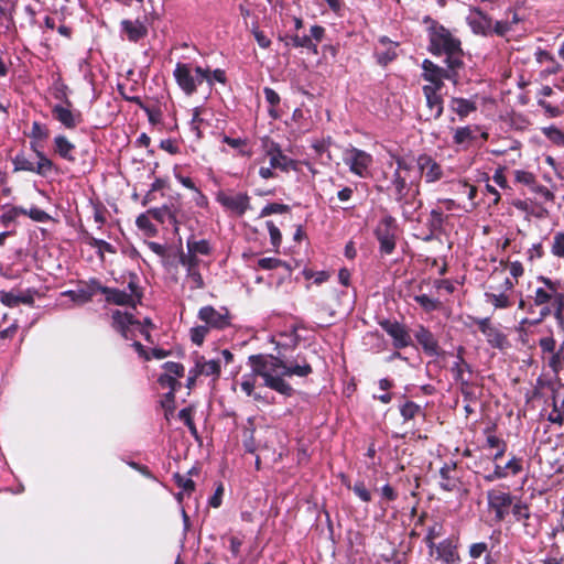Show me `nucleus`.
I'll list each match as a JSON object with an SVG mask.
<instances>
[{
    "label": "nucleus",
    "instance_id": "1",
    "mask_svg": "<svg viewBox=\"0 0 564 564\" xmlns=\"http://www.w3.org/2000/svg\"><path fill=\"white\" fill-rule=\"evenodd\" d=\"M254 376L264 380V386L284 397H292L294 389L284 377L306 378L313 373V368L306 357L297 354L294 358L273 355H251L248 358Z\"/></svg>",
    "mask_w": 564,
    "mask_h": 564
},
{
    "label": "nucleus",
    "instance_id": "2",
    "mask_svg": "<svg viewBox=\"0 0 564 564\" xmlns=\"http://www.w3.org/2000/svg\"><path fill=\"white\" fill-rule=\"evenodd\" d=\"M424 22L430 23L427 29L429 52L435 56H445L444 62L448 68H464L465 53L462 41L431 17H426Z\"/></svg>",
    "mask_w": 564,
    "mask_h": 564
},
{
    "label": "nucleus",
    "instance_id": "3",
    "mask_svg": "<svg viewBox=\"0 0 564 564\" xmlns=\"http://www.w3.org/2000/svg\"><path fill=\"white\" fill-rule=\"evenodd\" d=\"M536 281L542 285L536 286L528 299L532 300L535 307H540L536 318H523L522 325L536 326L552 315L553 310L564 300V285L560 280H552L540 275Z\"/></svg>",
    "mask_w": 564,
    "mask_h": 564
},
{
    "label": "nucleus",
    "instance_id": "4",
    "mask_svg": "<svg viewBox=\"0 0 564 564\" xmlns=\"http://www.w3.org/2000/svg\"><path fill=\"white\" fill-rule=\"evenodd\" d=\"M173 75L178 87L187 96L195 94L197 90V86L200 85L203 82L212 84L209 67L204 68L202 66H196L194 68L193 74L192 68L188 64L177 63L173 72Z\"/></svg>",
    "mask_w": 564,
    "mask_h": 564
},
{
    "label": "nucleus",
    "instance_id": "5",
    "mask_svg": "<svg viewBox=\"0 0 564 564\" xmlns=\"http://www.w3.org/2000/svg\"><path fill=\"white\" fill-rule=\"evenodd\" d=\"M30 147L31 150L35 153L37 162L33 163L28 159L25 153L20 152L12 159L14 172L24 171L35 173L43 177L47 176L55 169L54 162L39 149V144L35 142H30Z\"/></svg>",
    "mask_w": 564,
    "mask_h": 564
},
{
    "label": "nucleus",
    "instance_id": "6",
    "mask_svg": "<svg viewBox=\"0 0 564 564\" xmlns=\"http://www.w3.org/2000/svg\"><path fill=\"white\" fill-rule=\"evenodd\" d=\"M422 77L429 82V85H424L422 88H432L435 91H441L444 87V80L447 79L454 85L459 82V70L462 68H443L430 59H424L422 63Z\"/></svg>",
    "mask_w": 564,
    "mask_h": 564
},
{
    "label": "nucleus",
    "instance_id": "7",
    "mask_svg": "<svg viewBox=\"0 0 564 564\" xmlns=\"http://www.w3.org/2000/svg\"><path fill=\"white\" fill-rule=\"evenodd\" d=\"M491 280H499V283L489 285V290L485 293L486 301L498 310L511 307L513 301L510 297V293L514 289V283L508 276H503L501 272H494Z\"/></svg>",
    "mask_w": 564,
    "mask_h": 564
},
{
    "label": "nucleus",
    "instance_id": "8",
    "mask_svg": "<svg viewBox=\"0 0 564 564\" xmlns=\"http://www.w3.org/2000/svg\"><path fill=\"white\" fill-rule=\"evenodd\" d=\"M398 231V223L391 215H386L379 220L375 229V236L379 241V251L381 254L389 256L394 251Z\"/></svg>",
    "mask_w": 564,
    "mask_h": 564
},
{
    "label": "nucleus",
    "instance_id": "9",
    "mask_svg": "<svg viewBox=\"0 0 564 564\" xmlns=\"http://www.w3.org/2000/svg\"><path fill=\"white\" fill-rule=\"evenodd\" d=\"M516 501V497L502 488H492L487 491L488 509L494 512V519L498 523L506 520Z\"/></svg>",
    "mask_w": 564,
    "mask_h": 564
},
{
    "label": "nucleus",
    "instance_id": "10",
    "mask_svg": "<svg viewBox=\"0 0 564 564\" xmlns=\"http://www.w3.org/2000/svg\"><path fill=\"white\" fill-rule=\"evenodd\" d=\"M343 161L352 174L361 178L370 175V166L373 162L370 153L355 147H349L343 153Z\"/></svg>",
    "mask_w": 564,
    "mask_h": 564
},
{
    "label": "nucleus",
    "instance_id": "11",
    "mask_svg": "<svg viewBox=\"0 0 564 564\" xmlns=\"http://www.w3.org/2000/svg\"><path fill=\"white\" fill-rule=\"evenodd\" d=\"M262 147L265 155L270 160V165L273 169H278L282 172H289L291 170H297V161L285 155L281 149V145L270 138L265 137L262 139Z\"/></svg>",
    "mask_w": 564,
    "mask_h": 564
},
{
    "label": "nucleus",
    "instance_id": "12",
    "mask_svg": "<svg viewBox=\"0 0 564 564\" xmlns=\"http://www.w3.org/2000/svg\"><path fill=\"white\" fill-rule=\"evenodd\" d=\"M250 199V196L246 192L234 193L231 191H219L216 195L217 203L238 217L243 216L247 210L251 209Z\"/></svg>",
    "mask_w": 564,
    "mask_h": 564
},
{
    "label": "nucleus",
    "instance_id": "13",
    "mask_svg": "<svg viewBox=\"0 0 564 564\" xmlns=\"http://www.w3.org/2000/svg\"><path fill=\"white\" fill-rule=\"evenodd\" d=\"M66 106L54 105L52 107V116L58 121L65 129L74 130L80 123L84 122V116L79 110L72 109V102L65 98Z\"/></svg>",
    "mask_w": 564,
    "mask_h": 564
},
{
    "label": "nucleus",
    "instance_id": "14",
    "mask_svg": "<svg viewBox=\"0 0 564 564\" xmlns=\"http://www.w3.org/2000/svg\"><path fill=\"white\" fill-rule=\"evenodd\" d=\"M380 327L392 338L395 349H403L412 345V338L408 327L398 321L383 319L379 322Z\"/></svg>",
    "mask_w": 564,
    "mask_h": 564
},
{
    "label": "nucleus",
    "instance_id": "15",
    "mask_svg": "<svg viewBox=\"0 0 564 564\" xmlns=\"http://www.w3.org/2000/svg\"><path fill=\"white\" fill-rule=\"evenodd\" d=\"M100 281L97 278H90L87 281H78L77 289L68 290L63 293L77 304H86L93 300L96 293H99Z\"/></svg>",
    "mask_w": 564,
    "mask_h": 564
},
{
    "label": "nucleus",
    "instance_id": "16",
    "mask_svg": "<svg viewBox=\"0 0 564 564\" xmlns=\"http://www.w3.org/2000/svg\"><path fill=\"white\" fill-rule=\"evenodd\" d=\"M325 35V29L322 25H313L311 28V35H299L294 34L286 36V45L293 47H302L313 53H317V43H321Z\"/></svg>",
    "mask_w": 564,
    "mask_h": 564
},
{
    "label": "nucleus",
    "instance_id": "17",
    "mask_svg": "<svg viewBox=\"0 0 564 564\" xmlns=\"http://www.w3.org/2000/svg\"><path fill=\"white\" fill-rule=\"evenodd\" d=\"M478 329L486 336L487 343L492 348L500 350L509 346V340L506 334H503L498 327L494 326L489 317L476 318L475 319Z\"/></svg>",
    "mask_w": 564,
    "mask_h": 564
},
{
    "label": "nucleus",
    "instance_id": "18",
    "mask_svg": "<svg viewBox=\"0 0 564 564\" xmlns=\"http://www.w3.org/2000/svg\"><path fill=\"white\" fill-rule=\"evenodd\" d=\"M197 316L209 328L225 329L230 325V315L226 308L220 312L212 305H206L199 308Z\"/></svg>",
    "mask_w": 564,
    "mask_h": 564
},
{
    "label": "nucleus",
    "instance_id": "19",
    "mask_svg": "<svg viewBox=\"0 0 564 564\" xmlns=\"http://www.w3.org/2000/svg\"><path fill=\"white\" fill-rule=\"evenodd\" d=\"M433 556L435 561L441 564H459L460 556L458 553L457 541L448 538L435 544Z\"/></svg>",
    "mask_w": 564,
    "mask_h": 564
},
{
    "label": "nucleus",
    "instance_id": "20",
    "mask_svg": "<svg viewBox=\"0 0 564 564\" xmlns=\"http://www.w3.org/2000/svg\"><path fill=\"white\" fill-rule=\"evenodd\" d=\"M414 337L425 355L430 357H438L444 354L437 338L427 327L419 325L414 332Z\"/></svg>",
    "mask_w": 564,
    "mask_h": 564
},
{
    "label": "nucleus",
    "instance_id": "21",
    "mask_svg": "<svg viewBox=\"0 0 564 564\" xmlns=\"http://www.w3.org/2000/svg\"><path fill=\"white\" fill-rule=\"evenodd\" d=\"M416 165L426 183H435L444 176L442 166L429 154H420Z\"/></svg>",
    "mask_w": 564,
    "mask_h": 564
},
{
    "label": "nucleus",
    "instance_id": "22",
    "mask_svg": "<svg viewBox=\"0 0 564 564\" xmlns=\"http://www.w3.org/2000/svg\"><path fill=\"white\" fill-rule=\"evenodd\" d=\"M408 178L406 175H400L399 173H393L392 175L391 187L393 189V197L400 205L410 204L409 196L414 182H408Z\"/></svg>",
    "mask_w": 564,
    "mask_h": 564
},
{
    "label": "nucleus",
    "instance_id": "23",
    "mask_svg": "<svg viewBox=\"0 0 564 564\" xmlns=\"http://www.w3.org/2000/svg\"><path fill=\"white\" fill-rule=\"evenodd\" d=\"M99 293L105 295V301L108 304L130 306L132 308H135L137 306V301L133 300V296L128 295V293L123 290L105 286L100 283Z\"/></svg>",
    "mask_w": 564,
    "mask_h": 564
},
{
    "label": "nucleus",
    "instance_id": "24",
    "mask_svg": "<svg viewBox=\"0 0 564 564\" xmlns=\"http://www.w3.org/2000/svg\"><path fill=\"white\" fill-rule=\"evenodd\" d=\"M76 145L66 135L57 134L53 139V153L69 163H75Z\"/></svg>",
    "mask_w": 564,
    "mask_h": 564
},
{
    "label": "nucleus",
    "instance_id": "25",
    "mask_svg": "<svg viewBox=\"0 0 564 564\" xmlns=\"http://www.w3.org/2000/svg\"><path fill=\"white\" fill-rule=\"evenodd\" d=\"M422 91L426 100L427 120L440 119L444 111V100L441 91H435L432 88H422Z\"/></svg>",
    "mask_w": 564,
    "mask_h": 564
},
{
    "label": "nucleus",
    "instance_id": "26",
    "mask_svg": "<svg viewBox=\"0 0 564 564\" xmlns=\"http://www.w3.org/2000/svg\"><path fill=\"white\" fill-rule=\"evenodd\" d=\"M440 486L445 491H453L459 484L457 476V464L455 462L446 463L440 469Z\"/></svg>",
    "mask_w": 564,
    "mask_h": 564
},
{
    "label": "nucleus",
    "instance_id": "27",
    "mask_svg": "<svg viewBox=\"0 0 564 564\" xmlns=\"http://www.w3.org/2000/svg\"><path fill=\"white\" fill-rule=\"evenodd\" d=\"M449 110L457 115L459 120L466 119L470 113L477 111V104L471 99L452 97L448 104Z\"/></svg>",
    "mask_w": 564,
    "mask_h": 564
},
{
    "label": "nucleus",
    "instance_id": "28",
    "mask_svg": "<svg viewBox=\"0 0 564 564\" xmlns=\"http://www.w3.org/2000/svg\"><path fill=\"white\" fill-rule=\"evenodd\" d=\"M478 126H464L454 130L453 144L467 149L477 140Z\"/></svg>",
    "mask_w": 564,
    "mask_h": 564
},
{
    "label": "nucleus",
    "instance_id": "29",
    "mask_svg": "<svg viewBox=\"0 0 564 564\" xmlns=\"http://www.w3.org/2000/svg\"><path fill=\"white\" fill-rule=\"evenodd\" d=\"M140 325V322L134 318L130 313H123L121 311H115L112 313V327L115 330L121 334L126 339H129V326Z\"/></svg>",
    "mask_w": 564,
    "mask_h": 564
},
{
    "label": "nucleus",
    "instance_id": "30",
    "mask_svg": "<svg viewBox=\"0 0 564 564\" xmlns=\"http://www.w3.org/2000/svg\"><path fill=\"white\" fill-rule=\"evenodd\" d=\"M220 361L219 360H206L203 356L197 357L195 362V373L213 377V380L216 381L220 377Z\"/></svg>",
    "mask_w": 564,
    "mask_h": 564
},
{
    "label": "nucleus",
    "instance_id": "31",
    "mask_svg": "<svg viewBox=\"0 0 564 564\" xmlns=\"http://www.w3.org/2000/svg\"><path fill=\"white\" fill-rule=\"evenodd\" d=\"M121 28L130 42H139L148 35V28L139 20H122Z\"/></svg>",
    "mask_w": 564,
    "mask_h": 564
},
{
    "label": "nucleus",
    "instance_id": "32",
    "mask_svg": "<svg viewBox=\"0 0 564 564\" xmlns=\"http://www.w3.org/2000/svg\"><path fill=\"white\" fill-rule=\"evenodd\" d=\"M494 431H495V426L487 427L485 430V434H486L487 446L490 448L497 449V452L492 456V462L497 463L499 459H501L503 457V455L507 452L508 446H507V443L505 440H502L494 434Z\"/></svg>",
    "mask_w": 564,
    "mask_h": 564
},
{
    "label": "nucleus",
    "instance_id": "33",
    "mask_svg": "<svg viewBox=\"0 0 564 564\" xmlns=\"http://www.w3.org/2000/svg\"><path fill=\"white\" fill-rule=\"evenodd\" d=\"M379 43L387 46V48L383 52L376 53L377 63L386 67L398 57L397 46L399 44L392 42L388 36H381Z\"/></svg>",
    "mask_w": 564,
    "mask_h": 564
},
{
    "label": "nucleus",
    "instance_id": "34",
    "mask_svg": "<svg viewBox=\"0 0 564 564\" xmlns=\"http://www.w3.org/2000/svg\"><path fill=\"white\" fill-rule=\"evenodd\" d=\"M512 516L517 522H521L525 528V533L533 535L534 532L530 530L529 520L531 518V511L528 503L522 502L520 499H517L516 503L512 508Z\"/></svg>",
    "mask_w": 564,
    "mask_h": 564
},
{
    "label": "nucleus",
    "instance_id": "35",
    "mask_svg": "<svg viewBox=\"0 0 564 564\" xmlns=\"http://www.w3.org/2000/svg\"><path fill=\"white\" fill-rule=\"evenodd\" d=\"M337 296H338V291L333 290L328 294L327 299H323L315 304V314L317 315V317L324 318L327 321L335 317L336 310H335L334 305H332L329 303V300L336 299Z\"/></svg>",
    "mask_w": 564,
    "mask_h": 564
},
{
    "label": "nucleus",
    "instance_id": "36",
    "mask_svg": "<svg viewBox=\"0 0 564 564\" xmlns=\"http://www.w3.org/2000/svg\"><path fill=\"white\" fill-rule=\"evenodd\" d=\"M148 214L155 219L156 221L163 224L167 220L175 228V231L178 230V220L176 218V214L169 206H162L160 208H151L148 210Z\"/></svg>",
    "mask_w": 564,
    "mask_h": 564
},
{
    "label": "nucleus",
    "instance_id": "37",
    "mask_svg": "<svg viewBox=\"0 0 564 564\" xmlns=\"http://www.w3.org/2000/svg\"><path fill=\"white\" fill-rule=\"evenodd\" d=\"M475 12L478 19H474L469 22L473 31L482 35L491 33L492 19L479 9L475 10Z\"/></svg>",
    "mask_w": 564,
    "mask_h": 564
},
{
    "label": "nucleus",
    "instance_id": "38",
    "mask_svg": "<svg viewBox=\"0 0 564 564\" xmlns=\"http://www.w3.org/2000/svg\"><path fill=\"white\" fill-rule=\"evenodd\" d=\"M399 411L404 422L412 421L417 416L425 417L424 409L420 404L410 400L401 404L399 406Z\"/></svg>",
    "mask_w": 564,
    "mask_h": 564
},
{
    "label": "nucleus",
    "instance_id": "39",
    "mask_svg": "<svg viewBox=\"0 0 564 564\" xmlns=\"http://www.w3.org/2000/svg\"><path fill=\"white\" fill-rule=\"evenodd\" d=\"M444 534V525L440 520H434L433 523L427 528V533L424 538V543L430 550V555L433 556V550L435 546V540Z\"/></svg>",
    "mask_w": 564,
    "mask_h": 564
},
{
    "label": "nucleus",
    "instance_id": "40",
    "mask_svg": "<svg viewBox=\"0 0 564 564\" xmlns=\"http://www.w3.org/2000/svg\"><path fill=\"white\" fill-rule=\"evenodd\" d=\"M547 420L556 424L558 426L564 425V397L561 403L558 404L556 394L554 393L552 397V411L547 415Z\"/></svg>",
    "mask_w": 564,
    "mask_h": 564
},
{
    "label": "nucleus",
    "instance_id": "41",
    "mask_svg": "<svg viewBox=\"0 0 564 564\" xmlns=\"http://www.w3.org/2000/svg\"><path fill=\"white\" fill-rule=\"evenodd\" d=\"M445 217L441 208H434L430 213L426 221L427 229L432 232H442L444 228Z\"/></svg>",
    "mask_w": 564,
    "mask_h": 564
},
{
    "label": "nucleus",
    "instance_id": "42",
    "mask_svg": "<svg viewBox=\"0 0 564 564\" xmlns=\"http://www.w3.org/2000/svg\"><path fill=\"white\" fill-rule=\"evenodd\" d=\"M186 248L189 252L195 254H202V256H209L213 252V248L208 240L202 239V240H194L188 239L186 242Z\"/></svg>",
    "mask_w": 564,
    "mask_h": 564
},
{
    "label": "nucleus",
    "instance_id": "43",
    "mask_svg": "<svg viewBox=\"0 0 564 564\" xmlns=\"http://www.w3.org/2000/svg\"><path fill=\"white\" fill-rule=\"evenodd\" d=\"M85 235H86L87 243L90 247L97 249V253L99 254V257L101 259L104 258V253L105 252L116 253V249H115V247L111 243H109V242H107L106 240H102V239H97V238L93 237L91 235H89L88 232H86Z\"/></svg>",
    "mask_w": 564,
    "mask_h": 564
},
{
    "label": "nucleus",
    "instance_id": "44",
    "mask_svg": "<svg viewBox=\"0 0 564 564\" xmlns=\"http://www.w3.org/2000/svg\"><path fill=\"white\" fill-rule=\"evenodd\" d=\"M221 141L224 143L228 144L229 147H231L234 149H237L241 156L250 158L252 155V151L246 149L247 145H248V140L247 139L231 138L229 135L223 134Z\"/></svg>",
    "mask_w": 564,
    "mask_h": 564
},
{
    "label": "nucleus",
    "instance_id": "45",
    "mask_svg": "<svg viewBox=\"0 0 564 564\" xmlns=\"http://www.w3.org/2000/svg\"><path fill=\"white\" fill-rule=\"evenodd\" d=\"M550 355L547 366L554 375H558L564 369V341L561 343L556 352Z\"/></svg>",
    "mask_w": 564,
    "mask_h": 564
},
{
    "label": "nucleus",
    "instance_id": "46",
    "mask_svg": "<svg viewBox=\"0 0 564 564\" xmlns=\"http://www.w3.org/2000/svg\"><path fill=\"white\" fill-rule=\"evenodd\" d=\"M451 371L453 373L454 380L456 382H462L468 380L467 378H465V372H468L470 375L473 370L471 366L465 360V358L459 357V360H456L453 364Z\"/></svg>",
    "mask_w": 564,
    "mask_h": 564
},
{
    "label": "nucleus",
    "instance_id": "47",
    "mask_svg": "<svg viewBox=\"0 0 564 564\" xmlns=\"http://www.w3.org/2000/svg\"><path fill=\"white\" fill-rule=\"evenodd\" d=\"M193 412L194 408L192 405L186 406L178 412V419L188 427L191 435L195 440H199V434L193 420Z\"/></svg>",
    "mask_w": 564,
    "mask_h": 564
},
{
    "label": "nucleus",
    "instance_id": "48",
    "mask_svg": "<svg viewBox=\"0 0 564 564\" xmlns=\"http://www.w3.org/2000/svg\"><path fill=\"white\" fill-rule=\"evenodd\" d=\"M48 137L50 129L39 121H33L31 132L29 133L31 142H35L37 144L39 141H45Z\"/></svg>",
    "mask_w": 564,
    "mask_h": 564
},
{
    "label": "nucleus",
    "instance_id": "49",
    "mask_svg": "<svg viewBox=\"0 0 564 564\" xmlns=\"http://www.w3.org/2000/svg\"><path fill=\"white\" fill-rule=\"evenodd\" d=\"M502 473H506V478L509 476H517L523 470V460L516 455H512L511 458L502 466Z\"/></svg>",
    "mask_w": 564,
    "mask_h": 564
},
{
    "label": "nucleus",
    "instance_id": "50",
    "mask_svg": "<svg viewBox=\"0 0 564 564\" xmlns=\"http://www.w3.org/2000/svg\"><path fill=\"white\" fill-rule=\"evenodd\" d=\"M254 427H245L242 431L243 441L242 445L247 453L254 454L258 449V445L254 438Z\"/></svg>",
    "mask_w": 564,
    "mask_h": 564
},
{
    "label": "nucleus",
    "instance_id": "51",
    "mask_svg": "<svg viewBox=\"0 0 564 564\" xmlns=\"http://www.w3.org/2000/svg\"><path fill=\"white\" fill-rule=\"evenodd\" d=\"M135 225L140 230H143L148 236H155L158 232L156 227L151 223L150 215L147 213L140 214L135 219Z\"/></svg>",
    "mask_w": 564,
    "mask_h": 564
},
{
    "label": "nucleus",
    "instance_id": "52",
    "mask_svg": "<svg viewBox=\"0 0 564 564\" xmlns=\"http://www.w3.org/2000/svg\"><path fill=\"white\" fill-rule=\"evenodd\" d=\"M414 301L426 312H433L441 307V302L436 299H431L426 294L414 296Z\"/></svg>",
    "mask_w": 564,
    "mask_h": 564
},
{
    "label": "nucleus",
    "instance_id": "53",
    "mask_svg": "<svg viewBox=\"0 0 564 564\" xmlns=\"http://www.w3.org/2000/svg\"><path fill=\"white\" fill-rule=\"evenodd\" d=\"M263 94H264V98H265L267 102L271 106V108L269 109V115L272 118L276 119L278 113L274 110V107L279 106V104L281 101L279 94L270 87H264Z\"/></svg>",
    "mask_w": 564,
    "mask_h": 564
},
{
    "label": "nucleus",
    "instance_id": "54",
    "mask_svg": "<svg viewBox=\"0 0 564 564\" xmlns=\"http://www.w3.org/2000/svg\"><path fill=\"white\" fill-rule=\"evenodd\" d=\"M186 279L191 281L192 290H202L205 288V282L199 272V268L186 269Z\"/></svg>",
    "mask_w": 564,
    "mask_h": 564
},
{
    "label": "nucleus",
    "instance_id": "55",
    "mask_svg": "<svg viewBox=\"0 0 564 564\" xmlns=\"http://www.w3.org/2000/svg\"><path fill=\"white\" fill-rule=\"evenodd\" d=\"M290 210L291 208L286 204L269 203L261 209L260 217H267L272 214H285Z\"/></svg>",
    "mask_w": 564,
    "mask_h": 564
},
{
    "label": "nucleus",
    "instance_id": "56",
    "mask_svg": "<svg viewBox=\"0 0 564 564\" xmlns=\"http://www.w3.org/2000/svg\"><path fill=\"white\" fill-rule=\"evenodd\" d=\"M209 327L205 325H198L191 328V340L193 344L197 346H202L207 334L209 333Z\"/></svg>",
    "mask_w": 564,
    "mask_h": 564
},
{
    "label": "nucleus",
    "instance_id": "57",
    "mask_svg": "<svg viewBox=\"0 0 564 564\" xmlns=\"http://www.w3.org/2000/svg\"><path fill=\"white\" fill-rule=\"evenodd\" d=\"M538 345L542 354H553L556 352L558 349V347L556 346V340L552 333L547 336L541 337L538 341Z\"/></svg>",
    "mask_w": 564,
    "mask_h": 564
},
{
    "label": "nucleus",
    "instance_id": "58",
    "mask_svg": "<svg viewBox=\"0 0 564 564\" xmlns=\"http://www.w3.org/2000/svg\"><path fill=\"white\" fill-rule=\"evenodd\" d=\"M158 383L162 388H169L170 392H176L181 388V382L177 378L170 376V373H161L158 378Z\"/></svg>",
    "mask_w": 564,
    "mask_h": 564
},
{
    "label": "nucleus",
    "instance_id": "59",
    "mask_svg": "<svg viewBox=\"0 0 564 564\" xmlns=\"http://www.w3.org/2000/svg\"><path fill=\"white\" fill-rule=\"evenodd\" d=\"M349 489L354 491V494L364 502H370L372 497L370 491L367 489L365 482L362 480H358L355 482L352 487L350 485H346Z\"/></svg>",
    "mask_w": 564,
    "mask_h": 564
},
{
    "label": "nucleus",
    "instance_id": "60",
    "mask_svg": "<svg viewBox=\"0 0 564 564\" xmlns=\"http://www.w3.org/2000/svg\"><path fill=\"white\" fill-rule=\"evenodd\" d=\"M551 252L553 256L564 259V231L554 234Z\"/></svg>",
    "mask_w": 564,
    "mask_h": 564
},
{
    "label": "nucleus",
    "instance_id": "61",
    "mask_svg": "<svg viewBox=\"0 0 564 564\" xmlns=\"http://www.w3.org/2000/svg\"><path fill=\"white\" fill-rule=\"evenodd\" d=\"M178 262L185 268V269H193V268H199L200 260L198 259L197 254L192 253L187 250V252L181 251L178 257Z\"/></svg>",
    "mask_w": 564,
    "mask_h": 564
},
{
    "label": "nucleus",
    "instance_id": "62",
    "mask_svg": "<svg viewBox=\"0 0 564 564\" xmlns=\"http://www.w3.org/2000/svg\"><path fill=\"white\" fill-rule=\"evenodd\" d=\"M143 111L147 113L148 120L152 126H156L162 122L163 113L160 106L148 105Z\"/></svg>",
    "mask_w": 564,
    "mask_h": 564
},
{
    "label": "nucleus",
    "instance_id": "63",
    "mask_svg": "<svg viewBox=\"0 0 564 564\" xmlns=\"http://www.w3.org/2000/svg\"><path fill=\"white\" fill-rule=\"evenodd\" d=\"M544 135L558 145H564V132L558 128L551 126L543 129Z\"/></svg>",
    "mask_w": 564,
    "mask_h": 564
},
{
    "label": "nucleus",
    "instance_id": "64",
    "mask_svg": "<svg viewBox=\"0 0 564 564\" xmlns=\"http://www.w3.org/2000/svg\"><path fill=\"white\" fill-rule=\"evenodd\" d=\"M516 181L527 185L530 189L534 186L536 183V177L532 172L523 171V170H517L514 172Z\"/></svg>",
    "mask_w": 564,
    "mask_h": 564
}]
</instances>
